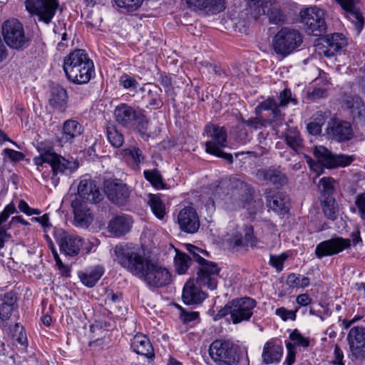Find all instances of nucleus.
Returning <instances> with one entry per match:
<instances>
[{
	"instance_id": "obj_46",
	"label": "nucleus",
	"mask_w": 365,
	"mask_h": 365,
	"mask_svg": "<svg viewBox=\"0 0 365 365\" xmlns=\"http://www.w3.org/2000/svg\"><path fill=\"white\" fill-rule=\"evenodd\" d=\"M225 9V0H205L203 11L207 14H217Z\"/></svg>"
},
{
	"instance_id": "obj_48",
	"label": "nucleus",
	"mask_w": 365,
	"mask_h": 365,
	"mask_svg": "<svg viewBox=\"0 0 365 365\" xmlns=\"http://www.w3.org/2000/svg\"><path fill=\"white\" fill-rule=\"evenodd\" d=\"M287 282L289 287L296 288H305L310 284L309 277L294 273L288 275Z\"/></svg>"
},
{
	"instance_id": "obj_24",
	"label": "nucleus",
	"mask_w": 365,
	"mask_h": 365,
	"mask_svg": "<svg viewBox=\"0 0 365 365\" xmlns=\"http://www.w3.org/2000/svg\"><path fill=\"white\" fill-rule=\"evenodd\" d=\"M345 108L349 111L356 124H365V103L357 95L348 96L344 101Z\"/></svg>"
},
{
	"instance_id": "obj_39",
	"label": "nucleus",
	"mask_w": 365,
	"mask_h": 365,
	"mask_svg": "<svg viewBox=\"0 0 365 365\" xmlns=\"http://www.w3.org/2000/svg\"><path fill=\"white\" fill-rule=\"evenodd\" d=\"M284 140L287 145L297 153L303 147V140L299 130L295 128L287 130L284 134Z\"/></svg>"
},
{
	"instance_id": "obj_4",
	"label": "nucleus",
	"mask_w": 365,
	"mask_h": 365,
	"mask_svg": "<svg viewBox=\"0 0 365 365\" xmlns=\"http://www.w3.org/2000/svg\"><path fill=\"white\" fill-rule=\"evenodd\" d=\"M143 108L136 110L133 106L121 103L118 105L113 112L116 123L128 129L135 128L142 137L148 136L147 131L150 120Z\"/></svg>"
},
{
	"instance_id": "obj_28",
	"label": "nucleus",
	"mask_w": 365,
	"mask_h": 365,
	"mask_svg": "<svg viewBox=\"0 0 365 365\" xmlns=\"http://www.w3.org/2000/svg\"><path fill=\"white\" fill-rule=\"evenodd\" d=\"M108 198L114 204L124 205L128 200L130 192L125 184L108 183L105 190Z\"/></svg>"
},
{
	"instance_id": "obj_20",
	"label": "nucleus",
	"mask_w": 365,
	"mask_h": 365,
	"mask_svg": "<svg viewBox=\"0 0 365 365\" xmlns=\"http://www.w3.org/2000/svg\"><path fill=\"white\" fill-rule=\"evenodd\" d=\"M178 222L180 230L187 233L194 234L200 227L198 215L195 208L190 206L185 207L179 212Z\"/></svg>"
},
{
	"instance_id": "obj_14",
	"label": "nucleus",
	"mask_w": 365,
	"mask_h": 365,
	"mask_svg": "<svg viewBox=\"0 0 365 365\" xmlns=\"http://www.w3.org/2000/svg\"><path fill=\"white\" fill-rule=\"evenodd\" d=\"M232 308V322L237 324L249 321L253 315V309L257 306V301L251 297L236 298L230 301Z\"/></svg>"
},
{
	"instance_id": "obj_32",
	"label": "nucleus",
	"mask_w": 365,
	"mask_h": 365,
	"mask_svg": "<svg viewBox=\"0 0 365 365\" xmlns=\"http://www.w3.org/2000/svg\"><path fill=\"white\" fill-rule=\"evenodd\" d=\"M131 349L138 354L145 356L150 360L155 358L154 349L149 339L144 334H138L131 340Z\"/></svg>"
},
{
	"instance_id": "obj_27",
	"label": "nucleus",
	"mask_w": 365,
	"mask_h": 365,
	"mask_svg": "<svg viewBox=\"0 0 365 365\" xmlns=\"http://www.w3.org/2000/svg\"><path fill=\"white\" fill-rule=\"evenodd\" d=\"M267 206L274 212L284 215L289 210V200L283 192H268L266 195Z\"/></svg>"
},
{
	"instance_id": "obj_6",
	"label": "nucleus",
	"mask_w": 365,
	"mask_h": 365,
	"mask_svg": "<svg viewBox=\"0 0 365 365\" xmlns=\"http://www.w3.org/2000/svg\"><path fill=\"white\" fill-rule=\"evenodd\" d=\"M302 43V34L292 27H282L272 38L274 51L283 57L297 51Z\"/></svg>"
},
{
	"instance_id": "obj_29",
	"label": "nucleus",
	"mask_w": 365,
	"mask_h": 365,
	"mask_svg": "<svg viewBox=\"0 0 365 365\" xmlns=\"http://www.w3.org/2000/svg\"><path fill=\"white\" fill-rule=\"evenodd\" d=\"M255 175L259 180L276 186L283 185L287 181L286 175L274 168L258 169L256 170Z\"/></svg>"
},
{
	"instance_id": "obj_5",
	"label": "nucleus",
	"mask_w": 365,
	"mask_h": 365,
	"mask_svg": "<svg viewBox=\"0 0 365 365\" xmlns=\"http://www.w3.org/2000/svg\"><path fill=\"white\" fill-rule=\"evenodd\" d=\"M1 35L5 43L10 48L16 51L24 50L31 41L23 24L15 18L9 19L2 23Z\"/></svg>"
},
{
	"instance_id": "obj_64",
	"label": "nucleus",
	"mask_w": 365,
	"mask_h": 365,
	"mask_svg": "<svg viewBox=\"0 0 365 365\" xmlns=\"http://www.w3.org/2000/svg\"><path fill=\"white\" fill-rule=\"evenodd\" d=\"M286 347L287 349V355L285 359L287 365H293L295 361L296 357V348L292 343L289 341H285Z\"/></svg>"
},
{
	"instance_id": "obj_10",
	"label": "nucleus",
	"mask_w": 365,
	"mask_h": 365,
	"mask_svg": "<svg viewBox=\"0 0 365 365\" xmlns=\"http://www.w3.org/2000/svg\"><path fill=\"white\" fill-rule=\"evenodd\" d=\"M26 9L38 20L49 24L59 9L58 0H26Z\"/></svg>"
},
{
	"instance_id": "obj_62",
	"label": "nucleus",
	"mask_w": 365,
	"mask_h": 365,
	"mask_svg": "<svg viewBox=\"0 0 365 365\" xmlns=\"http://www.w3.org/2000/svg\"><path fill=\"white\" fill-rule=\"evenodd\" d=\"M299 307H297L294 311L288 310L284 307H280L276 309L275 314L279 316L283 321L291 319L294 321L297 317V312Z\"/></svg>"
},
{
	"instance_id": "obj_19",
	"label": "nucleus",
	"mask_w": 365,
	"mask_h": 365,
	"mask_svg": "<svg viewBox=\"0 0 365 365\" xmlns=\"http://www.w3.org/2000/svg\"><path fill=\"white\" fill-rule=\"evenodd\" d=\"M343 10L347 19L353 24L356 35L364 29V18L359 7V0H336Z\"/></svg>"
},
{
	"instance_id": "obj_18",
	"label": "nucleus",
	"mask_w": 365,
	"mask_h": 365,
	"mask_svg": "<svg viewBox=\"0 0 365 365\" xmlns=\"http://www.w3.org/2000/svg\"><path fill=\"white\" fill-rule=\"evenodd\" d=\"M347 341L352 356L355 359L365 358V328L363 327H352L348 334Z\"/></svg>"
},
{
	"instance_id": "obj_49",
	"label": "nucleus",
	"mask_w": 365,
	"mask_h": 365,
	"mask_svg": "<svg viewBox=\"0 0 365 365\" xmlns=\"http://www.w3.org/2000/svg\"><path fill=\"white\" fill-rule=\"evenodd\" d=\"M107 138L112 146L120 148L124 142L123 135L114 127L107 128Z\"/></svg>"
},
{
	"instance_id": "obj_41",
	"label": "nucleus",
	"mask_w": 365,
	"mask_h": 365,
	"mask_svg": "<svg viewBox=\"0 0 365 365\" xmlns=\"http://www.w3.org/2000/svg\"><path fill=\"white\" fill-rule=\"evenodd\" d=\"M147 94L149 101L146 108L159 109L163 106L162 89L159 86L155 83L153 85L148 89Z\"/></svg>"
},
{
	"instance_id": "obj_3",
	"label": "nucleus",
	"mask_w": 365,
	"mask_h": 365,
	"mask_svg": "<svg viewBox=\"0 0 365 365\" xmlns=\"http://www.w3.org/2000/svg\"><path fill=\"white\" fill-rule=\"evenodd\" d=\"M118 263L139 279L143 276L152 260L138 247L132 245H118L114 250Z\"/></svg>"
},
{
	"instance_id": "obj_7",
	"label": "nucleus",
	"mask_w": 365,
	"mask_h": 365,
	"mask_svg": "<svg viewBox=\"0 0 365 365\" xmlns=\"http://www.w3.org/2000/svg\"><path fill=\"white\" fill-rule=\"evenodd\" d=\"M209 354L216 365H238L241 356L237 349L229 341L216 339L209 348Z\"/></svg>"
},
{
	"instance_id": "obj_54",
	"label": "nucleus",
	"mask_w": 365,
	"mask_h": 365,
	"mask_svg": "<svg viewBox=\"0 0 365 365\" xmlns=\"http://www.w3.org/2000/svg\"><path fill=\"white\" fill-rule=\"evenodd\" d=\"M186 249L192 255V260L193 259L197 262L198 265L207 261L200 255V254H202L205 256H208V252L206 250L198 248L197 247L191 244H187Z\"/></svg>"
},
{
	"instance_id": "obj_57",
	"label": "nucleus",
	"mask_w": 365,
	"mask_h": 365,
	"mask_svg": "<svg viewBox=\"0 0 365 365\" xmlns=\"http://www.w3.org/2000/svg\"><path fill=\"white\" fill-rule=\"evenodd\" d=\"M14 334L13 337L15 340L24 346H27L28 339L24 328L21 326L19 323H16L12 329Z\"/></svg>"
},
{
	"instance_id": "obj_2",
	"label": "nucleus",
	"mask_w": 365,
	"mask_h": 365,
	"mask_svg": "<svg viewBox=\"0 0 365 365\" xmlns=\"http://www.w3.org/2000/svg\"><path fill=\"white\" fill-rule=\"evenodd\" d=\"M63 70L68 81L77 85L88 83L95 75L93 61L83 49H75L65 56Z\"/></svg>"
},
{
	"instance_id": "obj_52",
	"label": "nucleus",
	"mask_w": 365,
	"mask_h": 365,
	"mask_svg": "<svg viewBox=\"0 0 365 365\" xmlns=\"http://www.w3.org/2000/svg\"><path fill=\"white\" fill-rule=\"evenodd\" d=\"M277 4L276 0H251L250 1V7H255L258 9V14L267 15L268 9L275 7Z\"/></svg>"
},
{
	"instance_id": "obj_58",
	"label": "nucleus",
	"mask_w": 365,
	"mask_h": 365,
	"mask_svg": "<svg viewBox=\"0 0 365 365\" xmlns=\"http://www.w3.org/2000/svg\"><path fill=\"white\" fill-rule=\"evenodd\" d=\"M124 154L130 157L136 165H139L145 160L143 151L136 147H131L124 150Z\"/></svg>"
},
{
	"instance_id": "obj_11",
	"label": "nucleus",
	"mask_w": 365,
	"mask_h": 365,
	"mask_svg": "<svg viewBox=\"0 0 365 365\" xmlns=\"http://www.w3.org/2000/svg\"><path fill=\"white\" fill-rule=\"evenodd\" d=\"M53 236L59 246L60 251L66 255L74 257L78 255L83 240L78 235L61 229H53Z\"/></svg>"
},
{
	"instance_id": "obj_26",
	"label": "nucleus",
	"mask_w": 365,
	"mask_h": 365,
	"mask_svg": "<svg viewBox=\"0 0 365 365\" xmlns=\"http://www.w3.org/2000/svg\"><path fill=\"white\" fill-rule=\"evenodd\" d=\"M66 90L60 85H53L49 90L48 104L55 111L64 113L68 105Z\"/></svg>"
},
{
	"instance_id": "obj_30",
	"label": "nucleus",
	"mask_w": 365,
	"mask_h": 365,
	"mask_svg": "<svg viewBox=\"0 0 365 365\" xmlns=\"http://www.w3.org/2000/svg\"><path fill=\"white\" fill-rule=\"evenodd\" d=\"M133 224L132 217L128 215L115 216L108 223V231L114 237H121L128 233Z\"/></svg>"
},
{
	"instance_id": "obj_21",
	"label": "nucleus",
	"mask_w": 365,
	"mask_h": 365,
	"mask_svg": "<svg viewBox=\"0 0 365 365\" xmlns=\"http://www.w3.org/2000/svg\"><path fill=\"white\" fill-rule=\"evenodd\" d=\"M83 132V126L78 121L74 119L66 120L63 123L61 136L57 138V142L61 147L71 145Z\"/></svg>"
},
{
	"instance_id": "obj_55",
	"label": "nucleus",
	"mask_w": 365,
	"mask_h": 365,
	"mask_svg": "<svg viewBox=\"0 0 365 365\" xmlns=\"http://www.w3.org/2000/svg\"><path fill=\"white\" fill-rule=\"evenodd\" d=\"M235 139L241 144H246L250 140V135L245 128V125L239 124L234 128Z\"/></svg>"
},
{
	"instance_id": "obj_35",
	"label": "nucleus",
	"mask_w": 365,
	"mask_h": 365,
	"mask_svg": "<svg viewBox=\"0 0 365 365\" xmlns=\"http://www.w3.org/2000/svg\"><path fill=\"white\" fill-rule=\"evenodd\" d=\"M197 285L186 284L182 295L184 303L188 305L200 304L206 298V294Z\"/></svg>"
},
{
	"instance_id": "obj_9",
	"label": "nucleus",
	"mask_w": 365,
	"mask_h": 365,
	"mask_svg": "<svg viewBox=\"0 0 365 365\" xmlns=\"http://www.w3.org/2000/svg\"><path fill=\"white\" fill-rule=\"evenodd\" d=\"M299 16L309 34L319 36L326 32L327 24L322 9L316 6L304 8L300 11Z\"/></svg>"
},
{
	"instance_id": "obj_43",
	"label": "nucleus",
	"mask_w": 365,
	"mask_h": 365,
	"mask_svg": "<svg viewBox=\"0 0 365 365\" xmlns=\"http://www.w3.org/2000/svg\"><path fill=\"white\" fill-rule=\"evenodd\" d=\"M144 178L156 189H164L165 184L163 182V176L160 172L155 168L145 170L143 171Z\"/></svg>"
},
{
	"instance_id": "obj_53",
	"label": "nucleus",
	"mask_w": 365,
	"mask_h": 365,
	"mask_svg": "<svg viewBox=\"0 0 365 365\" xmlns=\"http://www.w3.org/2000/svg\"><path fill=\"white\" fill-rule=\"evenodd\" d=\"M33 221L39 222L43 228L44 237L48 242H51V239L48 235V232H51L53 235V229H58V227H53L49 222V216L48 214H44L38 217H33Z\"/></svg>"
},
{
	"instance_id": "obj_47",
	"label": "nucleus",
	"mask_w": 365,
	"mask_h": 365,
	"mask_svg": "<svg viewBox=\"0 0 365 365\" xmlns=\"http://www.w3.org/2000/svg\"><path fill=\"white\" fill-rule=\"evenodd\" d=\"M119 85L124 89L130 90L134 92L132 96H134L137 92V88L139 83L134 76L128 73H123L119 78Z\"/></svg>"
},
{
	"instance_id": "obj_22",
	"label": "nucleus",
	"mask_w": 365,
	"mask_h": 365,
	"mask_svg": "<svg viewBox=\"0 0 365 365\" xmlns=\"http://www.w3.org/2000/svg\"><path fill=\"white\" fill-rule=\"evenodd\" d=\"M78 194L81 200L96 204L101 201L103 195L96 182L91 178H82L78 185Z\"/></svg>"
},
{
	"instance_id": "obj_45",
	"label": "nucleus",
	"mask_w": 365,
	"mask_h": 365,
	"mask_svg": "<svg viewBox=\"0 0 365 365\" xmlns=\"http://www.w3.org/2000/svg\"><path fill=\"white\" fill-rule=\"evenodd\" d=\"M148 204L153 214L158 218L162 220L165 214V205L161 199L155 195H151L148 201Z\"/></svg>"
},
{
	"instance_id": "obj_40",
	"label": "nucleus",
	"mask_w": 365,
	"mask_h": 365,
	"mask_svg": "<svg viewBox=\"0 0 365 365\" xmlns=\"http://www.w3.org/2000/svg\"><path fill=\"white\" fill-rule=\"evenodd\" d=\"M175 256L174 257V267L175 272L179 274L186 273L192 264V258L186 253L175 249Z\"/></svg>"
},
{
	"instance_id": "obj_36",
	"label": "nucleus",
	"mask_w": 365,
	"mask_h": 365,
	"mask_svg": "<svg viewBox=\"0 0 365 365\" xmlns=\"http://www.w3.org/2000/svg\"><path fill=\"white\" fill-rule=\"evenodd\" d=\"M205 132L212 140L209 142H214L219 148L227 146V130L224 127H220L215 125H207L205 127Z\"/></svg>"
},
{
	"instance_id": "obj_8",
	"label": "nucleus",
	"mask_w": 365,
	"mask_h": 365,
	"mask_svg": "<svg viewBox=\"0 0 365 365\" xmlns=\"http://www.w3.org/2000/svg\"><path fill=\"white\" fill-rule=\"evenodd\" d=\"M278 100L279 103L273 98H268L261 102L255 108V114L259 115L263 111L270 110L272 120L282 123L284 119V114L282 113L280 108H285L289 103L297 105V101L295 98L292 97V93L289 88H284L280 92Z\"/></svg>"
},
{
	"instance_id": "obj_12",
	"label": "nucleus",
	"mask_w": 365,
	"mask_h": 365,
	"mask_svg": "<svg viewBox=\"0 0 365 365\" xmlns=\"http://www.w3.org/2000/svg\"><path fill=\"white\" fill-rule=\"evenodd\" d=\"M197 277L195 278L196 285L202 288H207L214 290L217 287L218 277L220 268L217 264L207 261L198 265Z\"/></svg>"
},
{
	"instance_id": "obj_56",
	"label": "nucleus",
	"mask_w": 365,
	"mask_h": 365,
	"mask_svg": "<svg viewBox=\"0 0 365 365\" xmlns=\"http://www.w3.org/2000/svg\"><path fill=\"white\" fill-rule=\"evenodd\" d=\"M289 255L286 253H282L279 255H270L269 264L273 267L277 272L282 271L284 268V263L288 258Z\"/></svg>"
},
{
	"instance_id": "obj_59",
	"label": "nucleus",
	"mask_w": 365,
	"mask_h": 365,
	"mask_svg": "<svg viewBox=\"0 0 365 365\" xmlns=\"http://www.w3.org/2000/svg\"><path fill=\"white\" fill-rule=\"evenodd\" d=\"M289 339L294 342L293 345L307 348L309 346V341L303 336L298 329H294L289 335Z\"/></svg>"
},
{
	"instance_id": "obj_13",
	"label": "nucleus",
	"mask_w": 365,
	"mask_h": 365,
	"mask_svg": "<svg viewBox=\"0 0 365 365\" xmlns=\"http://www.w3.org/2000/svg\"><path fill=\"white\" fill-rule=\"evenodd\" d=\"M351 247L349 238L334 235L330 239L319 242L315 248V255L318 259L336 255Z\"/></svg>"
},
{
	"instance_id": "obj_38",
	"label": "nucleus",
	"mask_w": 365,
	"mask_h": 365,
	"mask_svg": "<svg viewBox=\"0 0 365 365\" xmlns=\"http://www.w3.org/2000/svg\"><path fill=\"white\" fill-rule=\"evenodd\" d=\"M245 238L244 240L242 237V235H237L232 239V242L235 246L242 245H250L251 247H256L257 244V239L254 235V228L252 226H246L245 230Z\"/></svg>"
},
{
	"instance_id": "obj_50",
	"label": "nucleus",
	"mask_w": 365,
	"mask_h": 365,
	"mask_svg": "<svg viewBox=\"0 0 365 365\" xmlns=\"http://www.w3.org/2000/svg\"><path fill=\"white\" fill-rule=\"evenodd\" d=\"M242 123L245 125L246 126H249L255 130L260 129L266 125L267 123L270 124L272 123H281L280 122H277L272 120V115H271V118L268 119H263L259 117L250 118L248 120L242 119Z\"/></svg>"
},
{
	"instance_id": "obj_63",
	"label": "nucleus",
	"mask_w": 365,
	"mask_h": 365,
	"mask_svg": "<svg viewBox=\"0 0 365 365\" xmlns=\"http://www.w3.org/2000/svg\"><path fill=\"white\" fill-rule=\"evenodd\" d=\"M264 202L262 199L255 200L245 205L244 207L247 208L250 216L255 215L260 212L263 210Z\"/></svg>"
},
{
	"instance_id": "obj_23",
	"label": "nucleus",
	"mask_w": 365,
	"mask_h": 365,
	"mask_svg": "<svg viewBox=\"0 0 365 365\" xmlns=\"http://www.w3.org/2000/svg\"><path fill=\"white\" fill-rule=\"evenodd\" d=\"M74 214V224L76 227H88L93 222V216L87 202L76 199L71 203Z\"/></svg>"
},
{
	"instance_id": "obj_25",
	"label": "nucleus",
	"mask_w": 365,
	"mask_h": 365,
	"mask_svg": "<svg viewBox=\"0 0 365 365\" xmlns=\"http://www.w3.org/2000/svg\"><path fill=\"white\" fill-rule=\"evenodd\" d=\"M18 294L14 291L0 294V319L8 321L12 314L18 312Z\"/></svg>"
},
{
	"instance_id": "obj_51",
	"label": "nucleus",
	"mask_w": 365,
	"mask_h": 365,
	"mask_svg": "<svg viewBox=\"0 0 365 365\" xmlns=\"http://www.w3.org/2000/svg\"><path fill=\"white\" fill-rule=\"evenodd\" d=\"M205 150L207 153L224 158L229 163H232L233 162L232 154L222 151L221 148H219L216 145H215L214 142H206Z\"/></svg>"
},
{
	"instance_id": "obj_17",
	"label": "nucleus",
	"mask_w": 365,
	"mask_h": 365,
	"mask_svg": "<svg viewBox=\"0 0 365 365\" xmlns=\"http://www.w3.org/2000/svg\"><path fill=\"white\" fill-rule=\"evenodd\" d=\"M326 132L329 139L338 143L349 141L352 139L354 136L353 128L351 123L336 118L329 122Z\"/></svg>"
},
{
	"instance_id": "obj_33",
	"label": "nucleus",
	"mask_w": 365,
	"mask_h": 365,
	"mask_svg": "<svg viewBox=\"0 0 365 365\" xmlns=\"http://www.w3.org/2000/svg\"><path fill=\"white\" fill-rule=\"evenodd\" d=\"M283 354V347L272 339L267 341L262 354V361L266 364H278Z\"/></svg>"
},
{
	"instance_id": "obj_37",
	"label": "nucleus",
	"mask_w": 365,
	"mask_h": 365,
	"mask_svg": "<svg viewBox=\"0 0 365 365\" xmlns=\"http://www.w3.org/2000/svg\"><path fill=\"white\" fill-rule=\"evenodd\" d=\"M267 16L269 22L277 26H284L289 24L290 21L288 14L279 6L268 9Z\"/></svg>"
},
{
	"instance_id": "obj_31",
	"label": "nucleus",
	"mask_w": 365,
	"mask_h": 365,
	"mask_svg": "<svg viewBox=\"0 0 365 365\" xmlns=\"http://www.w3.org/2000/svg\"><path fill=\"white\" fill-rule=\"evenodd\" d=\"M105 268L103 265L97 264L86 267L78 272L81 283L87 287H93L104 274Z\"/></svg>"
},
{
	"instance_id": "obj_15",
	"label": "nucleus",
	"mask_w": 365,
	"mask_h": 365,
	"mask_svg": "<svg viewBox=\"0 0 365 365\" xmlns=\"http://www.w3.org/2000/svg\"><path fill=\"white\" fill-rule=\"evenodd\" d=\"M318 163L323 167L331 169L337 167H346L350 165L354 158L350 155H335L324 146L317 147L314 152Z\"/></svg>"
},
{
	"instance_id": "obj_16",
	"label": "nucleus",
	"mask_w": 365,
	"mask_h": 365,
	"mask_svg": "<svg viewBox=\"0 0 365 365\" xmlns=\"http://www.w3.org/2000/svg\"><path fill=\"white\" fill-rule=\"evenodd\" d=\"M140 279L150 287H162L170 282L171 275L166 268L151 262Z\"/></svg>"
},
{
	"instance_id": "obj_60",
	"label": "nucleus",
	"mask_w": 365,
	"mask_h": 365,
	"mask_svg": "<svg viewBox=\"0 0 365 365\" xmlns=\"http://www.w3.org/2000/svg\"><path fill=\"white\" fill-rule=\"evenodd\" d=\"M120 8H124L128 11H135L142 4L143 0H114Z\"/></svg>"
},
{
	"instance_id": "obj_42",
	"label": "nucleus",
	"mask_w": 365,
	"mask_h": 365,
	"mask_svg": "<svg viewBox=\"0 0 365 365\" xmlns=\"http://www.w3.org/2000/svg\"><path fill=\"white\" fill-rule=\"evenodd\" d=\"M322 210L326 217L331 221L337 218L338 207L334 197L320 199Z\"/></svg>"
},
{
	"instance_id": "obj_1",
	"label": "nucleus",
	"mask_w": 365,
	"mask_h": 365,
	"mask_svg": "<svg viewBox=\"0 0 365 365\" xmlns=\"http://www.w3.org/2000/svg\"><path fill=\"white\" fill-rule=\"evenodd\" d=\"M39 155L33 159L37 170L41 171V168L44 163L48 164L51 168L52 175L51 180L53 186L59 183L60 176L69 175L77 170L79 164L73 158L66 159L57 154L52 146L41 143L38 145Z\"/></svg>"
},
{
	"instance_id": "obj_44",
	"label": "nucleus",
	"mask_w": 365,
	"mask_h": 365,
	"mask_svg": "<svg viewBox=\"0 0 365 365\" xmlns=\"http://www.w3.org/2000/svg\"><path fill=\"white\" fill-rule=\"evenodd\" d=\"M320 199L334 197V180L332 178L324 177L319 180Z\"/></svg>"
},
{
	"instance_id": "obj_61",
	"label": "nucleus",
	"mask_w": 365,
	"mask_h": 365,
	"mask_svg": "<svg viewBox=\"0 0 365 365\" xmlns=\"http://www.w3.org/2000/svg\"><path fill=\"white\" fill-rule=\"evenodd\" d=\"M180 310V319L184 324H189L199 319V313L197 312H187L181 306L177 305Z\"/></svg>"
},
{
	"instance_id": "obj_34",
	"label": "nucleus",
	"mask_w": 365,
	"mask_h": 365,
	"mask_svg": "<svg viewBox=\"0 0 365 365\" xmlns=\"http://www.w3.org/2000/svg\"><path fill=\"white\" fill-rule=\"evenodd\" d=\"M324 42L328 48V49L324 52L325 55L327 56H334L347 44L345 36L340 33L327 35L324 37Z\"/></svg>"
}]
</instances>
